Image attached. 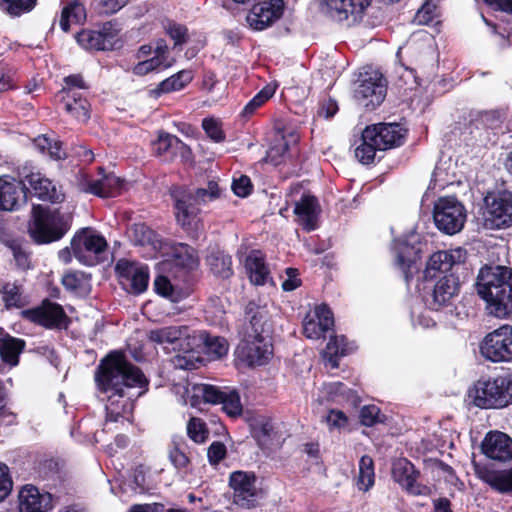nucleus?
Segmentation results:
<instances>
[{
	"label": "nucleus",
	"instance_id": "nucleus-1",
	"mask_svg": "<svg viewBox=\"0 0 512 512\" xmlns=\"http://www.w3.org/2000/svg\"><path fill=\"white\" fill-rule=\"evenodd\" d=\"M95 380L107 395V420L118 421L134 409V401L147 391L148 380L142 371L120 353H111L102 360Z\"/></svg>",
	"mask_w": 512,
	"mask_h": 512
},
{
	"label": "nucleus",
	"instance_id": "nucleus-2",
	"mask_svg": "<svg viewBox=\"0 0 512 512\" xmlns=\"http://www.w3.org/2000/svg\"><path fill=\"white\" fill-rule=\"evenodd\" d=\"M250 327L246 329L245 338L239 343L235 355L247 366L265 365L272 356L270 342V325L266 319V311L255 302L246 306Z\"/></svg>",
	"mask_w": 512,
	"mask_h": 512
},
{
	"label": "nucleus",
	"instance_id": "nucleus-3",
	"mask_svg": "<svg viewBox=\"0 0 512 512\" xmlns=\"http://www.w3.org/2000/svg\"><path fill=\"white\" fill-rule=\"evenodd\" d=\"M184 354L173 356L172 364L177 369L194 370L203 362V355L211 359L223 357L228 352L227 341L219 336H210L205 331L192 330L183 342Z\"/></svg>",
	"mask_w": 512,
	"mask_h": 512
},
{
	"label": "nucleus",
	"instance_id": "nucleus-4",
	"mask_svg": "<svg viewBox=\"0 0 512 512\" xmlns=\"http://www.w3.org/2000/svg\"><path fill=\"white\" fill-rule=\"evenodd\" d=\"M469 398L479 408H503L512 403V373L479 379L469 390Z\"/></svg>",
	"mask_w": 512,
	"mask_h": 512
},
{
	"label": "nucleus",
	"instance_id": "nucleus-5",
	"mask_svg": "<svg viewBox=\"0 0 512 512\" xmlns=\"http://www.w3.org/2000/svg\"><path fill=\"white\" fill-rule=\"evenodd\" d=\"M69 229V217L58 209L50 210L36 206L29 233L37 243H51L61 239Z\"/></svg>",
	"mask_w": 512,
	"mask_h": 512
},
{
	"label": "nucleus",
	"instance_id": "nucleus-6",
	"mask_svg": "<svg viewBox=\"0 0 512 512\" xmlns=\"http://www.w3.org/2000/svg\"><path fill=\"white\" fill-rule=\"evenodd\" d=\"M479 350L486 360L493 363L512 362V326L505 324L486 334Z\"/></svg>",
	"mask_w": 512,
	"mask_h": 512
},
{
	"label": "nucleus",
	"instance_id": "nucleus-7",
	"mask_svg": "<svg viewBox=\"0 0 512 512\" xmlns=\"http://www.w3.org/2000/svg\"><path fill=\"white\" fill-rule=\"evenodd\" d=\"M433 219L440 231L454 235L464 227L466 210L456 198L442 197L435 203Z\"/></svg>",
	"mask_w": 512,
	"mask_h": 512
},
{
	"label": "nucleus",
	"instance_id": "nucleus-8",
	"mask_svg": "<svg viewBox=\"0 0 512 512\" xmlns=\"http://www.w3.org/2000/svg\"><path fill=\"white\" fill-rule=\"evenodd\" d=\"M372 0H321L320 9L331 20L352 26L362 21Z\"/></svg>",
	"mask_w": 512,
	"mask_h": 512
},
{
	"label": "nucleus",
	"instance_id": "nucleus-9",
	"mask_svg": "<svg viewBox=\"0 0 512 512\" xmlns=\"http://www.w3.org/2000/svg\"><path fill=\"white\" fill-rule=\"evenodd\" d=\"M484 224L489 229H500L512 224V191L488 193L484 198Z\"/></svg>",
	"mask_w": 512,
	"mask_h": 512
},
{
	"label": "nucleus",
	"instance_id": "nucleus-10",
	"mask_svg": "<svg viewBox=\"0 0 512 512\" xmlns=\"http://www.w3.org/2000/svg\"><path fill=\"white\" fill-rule=\"evenodd\" d=\"M177 223L189 234L197 236L203 229L199 218L200 207L192 201L189 189L177 188L172 191Z\"/></svg>",
	"mask_w": 512,
	"mask_h": 512
},
{
	"label": "nucleus",
	"instance_id": "nucleus-11",
	"mask_svg": "<svg viewBox=\"0 0 512 512\" xmlns=\"http://www.w3.org/2000/svg\"><path fill=\"white\" fill-rule=\"evenodd\" d=\"M107 248L105 238L91 229H83L71 241L74 256L83 264L93 266Z\"/></svg>",
	"mask_w": 512,
	"mask_h": 512
},
{
	"label": "nucleus",
	"instance_id": "nucleus-12",
	"mask_svg": "<svg viewBox=\"0 0 512 512\" xmlns=\"http://www.w3.org/2000/svg\"><path fill=\"white\" fill-rule=\"evenodd\" d=\"M198 257L195 250L187 244L178 243L170 247L167 258L158 264L159 271L172 274L175 277H183L186 270L196 268Z\"/></svg>",
	"mask_w": 512,
	"mask_h": 512
},
{
	"label": "nucleus",
	"instance_id": "nucleus-13",
	"mask_svg": "<svg viewBox=\"0 0 512 512\" xmlns=\"http://www.w3.org/2000/svg\"><path fill=\"white\" fill-rule=\"evenodd\" d=\"M504 285L512 287V269L506 266H485L478 273L476 289L478 295L484 299L497 295Z\"/></svg>",
	"mask_w": 512,
	"mask_h": 512
},
{
	"label": "nucleus",
	"instance_id": "nucleus-14",
	"mask_svg": "<svg viewBox=\"0 0 512 512\" xmlns=\"http://www.w3.org/2000/svg\"><path fill=\"white\" fill-rule=\"evenodd\" d=\"M229 486L233 490V500L238 506L252 508L259 497L256 476L253 472L234 471L229 476Z\"/></svg>",
	"mask_w": 512,
	"mask_h": 512
},
{
	"label": "nucleus",
	"instance_id": "nucleus-15",
	"mask_svg": "<svg viewBox=\"0 0 512 512\" xmlns=\"http://www.w3.org/2000/svg\"><path fill=\"white\" fill-rule=\"evenodd\" d=\"M385 95V81L377 71L366 73L354 90V97L358 103L371 110L383 102Z\"/></svg>",
	"mask_w": 512,
	"mask_h": 512
},
{
	"label": "nucleus",
	"instance_id": "nucleus-16",
	"mask_svg": "<svg viewBox=\"0 0 512 512\" xmlns=\"http://www.w3.org/2000/svg\"><path fill=\"white\" fill-rule=\"evenodd\" d=\"M115 270L120 278L121 284L131 293L140 294L148 287V267L126 259L119 260Z\"/></svg>",
	"mask_w": 512,
	"mask_h": 512
},
{
	"label": "nucleus",
	"instance_id": "nucleus-17",
	"mask_svg": "<svg viewBox=\"0 0 512 512\" xmlns=\"http://www.w3.org/2000/svg\"><path fill=\"white\" fill-rule=\"evenodd\" d=\"M283 8V0L258 3L247 14L246 21L252 29L256 31L264 30L282 16Z\"/></svg>",
	"mask_w": 512,
	"mask_h": 512
},
{
	"label": "nucleus",
	"instance_id": "nucleus-18",
	"mask_svg": "<svg viewBox=\"0 0 512 512\" xmlns=\"http://www.w3.org/2000/svg\"><path fill=\"white\" fill-rule=\"evenodd\" d=\"M366 140L374 142L379 151L399 146L404 137L403 129L398 124L379 123L363 131Z\"/></svg>",
	"mask_w": 512,
	"mask_h": 512
},
{
	"label": "nucleus",
	"instance_id": "nucleus-19",
	"mask_svg": "<svg viewBox=\"0 0 512 512\" xmlns=\"http://www.w3.org/2000/svg\"><path fill=\"white\" fill-rule=\"evenodd\" d=\"M393 479L412 495H428L430 488L418 482L419 472L407 459H398L392 468Z\"/></svg>",
	"mask_w": 512,
	"mask_h": 512
},
{
	"label": "nucleus",
	"instance_id": "nucleus-20",
	"mask_svg": "<svg viewBox=\"0 0 512 512\" xmlns=\"http://www.w3.org/2000/svg\"><path fill=\"white\" fill-rule=\"evenodd\" d=\"M481 451L489 459L508 461L512 458V439L503 432L491 431L484 437Z\"/></svg>",
	"mask_w": 512,
	"mask_h": 512
},
{
	"label": "nucleus",
	"instance_id": "nucleus-21",
	"mask_svg": "<svg viewBox=\"0 0 512 512\" xmlns=\"http://www.w3.org/2000/svg\"><path fill=\"white\" fill-rule=\"evenodd\" d=\"M25 315L31 321L46 328L60 329L67 325L66 314L63 308L56 303L43 302L41 306L26 311Z\"/></svg>",
	"mask_w": 512,
	"mask_h": 512
},
{
	"label": "nucleus",
	"instance_id": "nucleus-22",
	"mask_svg": "<svg viewBox=\"0 0 512 512\" xmlns=\"http://www.w3.org/2000/svg\"><path fill=\"white\" fill-rule=\"evenodd\" d=\"M465 259L466 251L461 247L435 252L427 262L425 277L433 278L436 276V272H448L454 265L463 263Z\"/></svg>",
	"mask_w": 512,
	"mask_h": 512
},
{
	"label": "nucleus",
	"instance_id": "nucleus-23",
	"mask_svg": "<svg viewBox=\"0 0 512 512\" xmlns=\"http://www.w3.org/2000/svg\"><path fill=\"white\" fill-rule=\"evenodd\" d=\"M153 54L152 57L141 60L133 67L135 75L143 76L153 71H160L171 67L175 62L169 55V48L163 39L155 41Z\"/></svg>",
	"mask_w": 512,
	"mask_h": 512
},
{
	"label": "nucleus",
	"instance_id": "nucleus-24",
	"mask_svg": "<svg viewBox=\"0 0 512 512\" xmlns=\"http://www.w3.org/2000/svg\"><path fill=\"white\" fill-rule=\"evenodd\" d=\"M19 512H49L53 508L50 493L41 492L33 485H25L19 491Z\"/></svg>",
	"mask_w": 512,
	"mask_h": 512
},
{
	"label": "nucleus",
	"instance_id": "nucleus-25",
	"mask_svg": "<svg viewBox=\"0 0 512 512\" xmlns=\"http://www.w3.org/2000/svg\"><path fill=\"white\" fill-rule=\"evenodd\" d=\"M334 326L332 311L326 305L316 306L312 315H307L303 322V333L309 339H320Z\"/></svg>",
	"mask_w": 512,
	"mask_h": 512
},
{
	"label": "nucleus",
	"instance_id": "nucleus-26",
	"mask_svg": "<svg viewBox=\"0 0 512 512\" xmlns=\"http://www.w3.org/2000/svg\"><path fill=\"white\" fill-rule=\"evenodd\" d=\"M26 201V192L22 182L12 177H0V210H18Z\"/></svg>",
	"mask_w": 512,
	"mask_h": 512
},
{
	"label": "nucleus",
	"instance_id": "nucleus-27",
	"mask_svg": "<svg viewBox=\"0 0 512 512\" xmlns=\"http://www.w3.org/2000/svg\"><path fill=\"white\" fill-rule=\"evenodd\" d=\"M78 44L86 50H111L118 39L111 26L105 25L101 31L83 30L77 34Z\"/></svg>",
	"mask_w": 512,
	"mask_h": 512
},
{
	"label": "nucleus",
	"instance_id": "nucleus-28",
	"mask_svg": "<svg viewBox=\"0 0 512 512\" xmlns=\"http://www.w3.org/2000/svg\"><path fill=\"white\" fill-rule=\"evenodd\" d=\"M460 283L458 277L453 274L441 277L434 285L429 307L433 310L447 306L458 295Z\"/></svg>",
	"mask_w": 512,
	"mask_h": 512
},
{
	"label": "nucleus",
	"instance_id": "nucleus-29",
	"mask_svg": "<svg viewBox=\"0 0 512 512\" xmlns=\"http://www.w3.org/2000/svg\"><path fill=\"white\" fill-rule=\"evenodd\" d=\"M153 149L157 156L167 162L174 160L177 156L187 159L191 154L190 148L185 143L169 133H160L153 143Z\"/></svg>",
	"mask_w": 512,
	"mask_h": 512
},
{
	"label": "nucleus",
	"instance_id": "nucleus-30",
	"mask_svg": "<svg viewBox=\"0 0 512 512\" xmlns=\"http://www.w3.org/2000/svg\"><path fill=\"white\" fill-rule=\"evenodd\" d=\"M57 99L63 104L64 110L78 122L85 123L90 118V104L80 92L61 89Z\"/></svg>",
	"mask_w": 512,
	"mask_h": 512
},
{
	"label": "nucleus",
	"instance_id": "nucleus-31",
	"mask_svg": "<svg viewBox=\"0 0 512 512\" xmlns=\"http://www.w3.org/2000/svg\"><path fill=\"white\" fill-rule=\"evenodd\" d=\"M298 139V134L293 130H276L273 134L265 161L275 166L279 165L285 160L288 148L291 145H295Z\"/></svg>",
	"mask_w": 512,
	"mask_h": 512
},
{
	"label": "nucleus",
	"instance_id": "nucleus-32",
	"mask_svg": "<svg viewBox=\"0 0 512 512\" xmlns=\"http://www.w3.org/2000/svg\"><path fill=\"white\" fill-rule=\"evenodd\" d=\"M191 331L185 326H168L151 330L148 338L159 345H175L174 349L177 350L175 355H179L184 354L182 344L186 340V335Z\"/></svg>",
	"mask_w": 512,
	"mask_h": 512
},
{
	"label": "nucleus",
	"instance_id": "nucleus-33",
	"mask_svg": "<svg viewBox=\"0 0 512 512\" xmlns=\"http://www.w3.org/2000/svg\"><path fill=\"white\" fill-rule=\"evenodd\" d=\"M244 267L253 285L263 286L268 282H272L270 270L261 251L252 250L245 258Z\"/></svg>",
	"mask_w": 512,
	"mask_h": 512
},
{
	"label": "nucleus",
	"instance_id": "nucleus-34",
	"mask_svg": "<svg viewBox=\"0 0 512 512\" xmlns=\"http://www.w3.org/2000/svg\"><path fill=\"white\" fill-rule=\"evenodd\" d=\"M122 188V181L116 175L101 174L95 179H89L83 184L85 192L106 198L117 196Z\"/></svg>",
	"mask_w": 512,
	"mask_h": 512
},
{
	"label": "nucleus",
	"instance_id": "nucleus-35",
	"mask_svg": "<svg viewBox=\"0 0 512 512\" xmlns=\"http://www.w3.org/2000/svg\"><path fill=\"white\" fill-rule=\"evenodd\" d=\"M26 181L39 199L53 203L61 202L64 199V193L61 188H58L56 184L40 173L27 175Z\"/></svg>",
	"mask_w": 512,
	"mask_h": 512
},
{
	"label": "nucleus",
	"instance_id": "nucleus-36",
	"mask_svg": "<svg viewBox=\"0 0 512 512\" xmlns=\"http://www.w3.org/2000/svg\"><path fill=\"white\" fill-rule=\"evenodd\" d=\"M486 302V310L489 315L499 319L512 318V287L504 285L497 295L483 299Z\"/></svg>",
	"mask_w": 512,
	"mask_h": 512
},
{
	"label": "nucleus",
	"instance_id": "nucleus-37",
	"mask_svg": "<svg viewBox=\"0 0 512 512\" xmlns=\"http://www.w3.org/2000/svg\"><path fill=\"white\" fill-rule=\"evenodd\" d=\"M294 213L299 223L307 231H312L317 227L319 206L314 196H303L294 207Z\"/></svg>",
	"mask_w": 512,
	"mask_h": 512
},
{
	"label": "nucleus",
	"instance_id": "nucleus-38",
	"mask_svg": "<svg viewBox=\"0 0 512 512\" xmlns=\"http://www.w3.org/2000/svg\"><path fill=\"white\" fill-rule=\"evenodd\" d=\"M479 477L500 493H512V469H483L479 471Z\"/></svg>",
	"mask_w": 512,
	"mask_h": 512
},
{
	"label": "nucleus",
	"instance_id": "nucleus-39",
	"mask_svg": "<svg viewBox=\"0 0 512 512\" xmlns=\"http://www.w3.org/2000/svg\"><path fill=\"white\" fill-rule=\"evenodd\" d=\"M192 73L188 70H182L163 80L151 91L152 95L159 97L163 93H170L183 89L192 80Z\"/></svg>",
	"mask_w": 512,
	"mask_h": 512
},
{
	"label": "nucleus",
	"instance_id": "nucleus-40",
	"mask_svg": "<svg viewBox=\"0 0 512 512\" xmlns=\"http://www.w3.org/2000/svg\"><path fill=\"white\" fill-rule=\"evenodd\" d=\"M24 341L11 336H4L0 341V356L3 362L10 366H16L19 362V354L24 348Z\"/></svg>",
	"mask_w": 512,
	"mask_h": 512
},
{
	"label": "nucleus",
	"instance_id": "nucleus-41",
	"mask_svg": "<svg viewBox=\"0 0 512 512\" xmlns=\"http://www.w3.org/2000/svg\"><path fill=\"white\" fill-rule=\"evenodd\" d=\"M207 263L211 272L218 277L226 279L233 274L231 257L224 252H212L207 257Z\"/></svg>",
	"mask_w": 512,
	"mask_h": 512
},
{
	"label": "nucleus",
	"instance_id": "nucleus-42",
	"mask_svg": "<svg viewBox=\"0 0 512 512\" xmlns=\"http://www.w3.org/2000/svg\"><path fill=\"white\" fill-rule=\"evenodd\" d=\"M86 19V10L84 6L75 1L63 8L60 17V27L64 32H68L71 24H81Z\"/></svg>",
	"mask_w": 512,
	"mask_h": 512
},
{
	"label": "nucleus",
	"instance_id": "nucleus-43",
	"mask_svg": "<svg viewBox=\"0 0 512 512\" xmlns=\"http://www.w3.org/2000/svg\"><path fill=\"white\" fill-rule=\"evenodd\" d=\"M350 349L345 343L344 336H331L323 356L332 368L338 367L337 357L346 355Z\"/></svg>",
	"mask_w": 512,
	"mask_h": 512
},
{
	"label": "nucleus",
	"instance_id": "nucleus-44",
	"mask_svg": "<svg viewBox=\"0 0 512 512\" xmlns=\"http://www.w3.org/2000/svg\"><path fill=\"white\" fill-rule=\"evenodd\" d=\"M2 301L7 309L20 308L25 305V298L21 286L16 283L7 282L0 288Z\"/></svg>",
	"mask_w": 512,
	"mask_h": 512
},
{
	"label": "nucleus",
	"instance_id": "nucleus-45",
	"mask_svg": "<svg viewBox=\"0 0 512 512\" xmlns=\"http://www.w3.org/2000/svg\"><path fill=\"white\" fill-rule=\"evenodd\" d=\"M374 485V463L370 456L364 455L359 461L357 486L359 490L368 491Z\"/></svg>",
	"mask_w": 512,
	"mask_h": 512
},
{
	"label": "nucleus",
	"instance_id": "nucleus-46",
	"mask_svg": "<svg viewBox=\"0 0 512 512\" xmlns=\"http://www.w3.org/2000/svg\"><path fill=\"white\" fill-rule=\"evenodd\" d=\"M192 192V201L198 206L206 205L220 197L221 190L218 184L210 181L206 188H197L190 190Z\"/></svg>",
	"mask_w": 512,
	"mask_h": 512
},
{
	"label": "nucleus",
	"instance_id": "nucleus-47",
	"mask_svg": "<svg viewBox=\"0 0 512 512\" xmlns=\"http://www.w3.org/2000/svg\"><path fill=\"white\" fill-rule=\"evenodd\" d=\"M219 404H222L223 410L230 417L241 415L243 410L239 393L235 389L225 387L224 394Z\"/></svg>",
	"mask_w": 512,
	"mask_h": 512
},
{
	"label": "nucleus",
	"instance_id": "nucleus-48",
	"mask_svg": "<svg viewBox=\"0 0 512 512\" xmlns=\"http://www.w3.org/2000/svg\"><path fill=\"white\" fill-rule=\"evenodd\" d=\"M36 4L37 0H0V8L13 17L32 11Z\"/></svg>",
	"mask_w": 512,
	"mask_h": 512
},
{
	"label": "nucleus",
	"instance_id": "nucleus-49",
	"mask_svg": "<svg viewBox=\"0 0 512 512\" xmlns=\"http://www.w3.org/2000/svg\"><path fill=\"white\" fill-rule=\"evenodd\" d=\"M34 145L40 152H47L52 159L59 160L66 156L65 151L62 149L61 143L58 141L53 142L45 135H41L35 138Z\"/></svg>",
	"mask_w": 512,
	"mask_h": 512
},
{
	"label": "nucleus",
	"instance_id": "nucleus-50",
	"mask_svg": "<svg viewBox=\"0 0 512 512\" xmlns=\"http://www.w3.org/2000/svg\"><path fill=\"white\" fill-rule=\"evenodd\" d=\"M133 231L135 233L136 241L142 245L151 246L153 250L163 249V245L156 234L144 224L134 225Z\"/></svg>",
	"mask_w": 512,
	"mask_h": 512
},
{
	"label": "nucleus",
	"instance_id": "nucleus-51",
	"mask_svg": "<svg viewBox=\"0 0 512 512\" xmlns=\"http://www.w3.org/2000/svg\"><path fill=\"white\" fill-rule=\"evenodd\" d=\"M194 396L202 397L206 403L219 404L225 388L210 384H197L193 386Z\"/></svg>",
	"mask_w": 512,
	"mask_h": 512
},
{
	"label": "nucleus",
	"instance_id": "nucleus-52",
	"mask_svg": "<svg viewBox=\"0 0 512 512\" xmlns=\"http://www.w3.org/2000/svg\"><path fill=\"white\" fill-rule=\"evenodd\" d=\"M275 86L266 85L260 92H258L243 108L244 115H251L254 111L262 106L268 99L275 93Z\"/></svg>",
	"mask_w": 512,
	"mask_h": 512
},
{
	"label": "nucleus",
	"instance_id": "nucleus-53",
	"mask_svg": "<svg viewBox=\"0 0 512 512\" xmlns=\"http://www.w3.org/2000/svg\"><path fill=\"white\" fill-rule=\"evenodd\" d=\"M187 434L196 443H203L207 440L209 432L204 421L192 417L187 424Z\"/></svg>",
	"mask_w": 512,
	"mask_h": 512
},
{
	"label": "nucleus",
	"instance_id": "nucleus-54",
	"mask_svg": "<svg viewBox=\"0 0 512 512\" xmlns=\"http://www.w3.org/2000/svg\"><path fill=\"white\" fill-rule=\"evenodd\" d=\"M361 141L355 149V157L360 163L368 165L374 161L376 151L379 149L374 142L366 140L363 135Z\"/></svg>",
	"mask_w": 512,
	"mask_h": 512
},
{
	"label": "nucleus",
	"instance_id": "nucleus-55",
	"mask_svg": "<svg viewBox=\"0 0 512 512\" xmlns=\"http://www.w3.org/2000/svg\"><path fill=\"white\" fill-rule=\"evenodd\" d=\"M436 3L434 0H427L417 11L414 22L418 25H429L436 18Z\"/></svg>",
	"mask_w": 512,
	"mask_h": 512
},
{
	"label": "nucleus",
	"instance_id": "nucleus-56",
	"mask_svg": "<svg viewBox=\"0 0 512 512\" xmlns=\"http://www.w3.org/2000/svg\"><path fill=\"white\" fill-rule=\"evenodd\" d=\"M177 278L168 273L159 275L154 281L156 292L165 297L172 296L174 289L177 287L176 283H172V279L176 280Z\"/></svg>",
	"mask_w": 512,
	"mask_h": 512
},
{
	"label": "nucleus",
	"instance_id": "nucleus-57",
	"mask_svg": "<svg viewBox=\"0 0 512 512\" xmlns=\"http://www.w3.org/2000/svg\"><path fill=\"white\" fill-rule=\"evenodd\" d=\"M168 455L171 463L177 470L186 469L190 462L185 452L181 449L179 444L175 442L173 443V446L169 449Z\"/></svg>",
	"mask_w": 512,
	"mask_h": 512
},
{
	"label": "nucleus",
	"instance_id": "nucleus-58",
	"mask_svg": "<svg viewBox=\"0 0 512 512\" xmlns=\"http://www.w3.org/2000/svg\"><path fill=\"white\" fill-rule=\"evenodd\" d=\"M361 423L365 426H373L378 422H382L380 409L375 405H367L362 407L360 411Z\"/></svg>",
	"mask_w": 512,
	"mask_h": 512
},
{
	"label": "nucleus",
	"instance_id": "nucleus-59",
	"mask_svg": "<svg viewBox=\"0 0 512 512\" xmlns=\"http://www.w3.org/2000/svg\"><path fill=\"white\" fill-rule=\"evenodd\" d=\"M202 127L209 138L215 142H221L225 136L221 129L220 123L213 118H205L202 121Z\"/></svg>",
	"mask_w": 512,
	"mask_h": 512
},
{
	"label": "nucleus",
	"instance_id": "nucleus-60",
	"mask_svg": "<svg viewBox=\"0 0 512 512\" xmlns=\"http://www.w3.org/2000/svg\"><path fill=\"white\" fill-rule=\"evenodd\" d=\"M13 482L7 465L0 462V502L4 501L12 491Z\"/></svg>",
	"mask_w": 512,
	"mask_h": 512
},
{
	"label": "nucleus",
	"instance_id": "nucleus-61",
	"mask_svg": "<svg viewBox=\"0 0 512 512\" xmlns=\"http://www.w3.org/2000/svg\"><path fill=\"white\" fill-rule=\"evenodd\" d=\"M329 429H341L346 427L348 419L346 415L340 410H330L324 417Z\"/></svg>",
	"mask_w": 512,
	"mask_h": 512
},
{
	"label": "nucleus",
	"instance_id": "nucleus-62",
	"mask_svg": "<svg viewBox=\"0 0 512 512\" xmlns=\"http://www.w3.org/2000/svg\"><path fill=\"white\" fill-rule=\"evenodd\" d=\"M478 121L489 129H497L501 126L502 117L498 111H484L479 115Z\"/></svg>",
	"mask_w": 512,
	"mask_h": 512
},
{
	"label": "nucleus",
	"instance_id": "nucleus-63",
	"mask_svg": "<svg viewBox=\"0 0 512 512\" xmlns=\"http://www.w3.org/2000/svg\"><path fill=\"white\" fill-rule=\"evenodd\" d=\"M167 32L175 41V45L185 43L187 41L188 30L185 26L172 23L167 27Z\"/></svg>",
	"mask_w": 512,
	"mask_h": 512
},
{
	"label": "nucleus",
	"instance_id": "nucleus-64",
	"mask_svg": "<svg viewBox=\"0 0 512 512\" xmlns=\"http://www.w3.org/2000/svg\"><path fill=\"white\" fill-rule=\"evenodd\" d=\"M226 455V447L221 442H213L207 451L209 462L213 465L218 464Z\"/></svg>",
	"mask_w": 512,
	"mask_h": 512
}]
</instances>
